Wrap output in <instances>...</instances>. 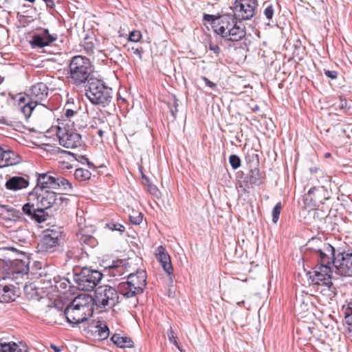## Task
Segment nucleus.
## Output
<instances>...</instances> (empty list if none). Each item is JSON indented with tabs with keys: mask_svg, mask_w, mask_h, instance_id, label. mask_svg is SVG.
<instances>
[{
	"mask_svg": "<svg viewBox=\"0 0 352 352\" xmlns=\"http://www.w3.org/2000/svg\"><path fill=\"white\" fill-rule=\"evenodd\" d=\"M69 199L53 190L34 188L28 194V202L23 205L22 210L30 219L36 223L46 221L48 214L45 210L53 206H66Z\"/></svg>",
	"mask_w": 352,
	"mask_h": 352,
	"instance_id": "nucleus-1",
	"label": "nucleus"
},
{
	"mask_svg": "<svg viewBox=\"0 0 352 352\" xmlns=\"http://www.w3.org/2000/svg\"><path fill=\"white\" fill-rule=\"evenodd\" d=\"M204 20L211 25L217 34L227 41L236 42L245 36V27L239 25L237 19L231 14L219 16L205 14Z\"/></svg>",
	"mask_w": 352,
	"mask_h": 352,
	"instance_id": "nucleus-2",
	"label": "nucleus"
},
{
	"mask_svg": "<svg viewBox=\"0 0 352 352\" xmlns=\"http://www.w3.org/2000/svg\"><path fill=\"white\" fill-rule=\"evenodd\" d=\"M93 314V297L89 294L76 296L64 311L67 322L74 327L86 321Z\"/></svg>",
	"mask_w": 352,
	"mask_h": 352,
	"instance_id": "nucleus-3",
	"label": "nucleus"
},
{
	"mask_svg": "<svg viewBox=\"0 0 352 352\" xmlns=\"http://www.w3.org/2000/svg\"><path fill=\"white\" fill-rule=\"evenodd\" d=\"M146 273L144 270H138L126 276V280L119 284L118 289L122 298H132L135 307L138 302L137 296L144 292L146 286Z\"/></svg>",
	"mask_w": 352,
	"mask_h": 352,
	"instance_id": "nucleus-4",
	"label": "nucleus"
},
{
	"mask_svg": "<svg viewBox=\"0 0 352 352\" xmlns=\"http://www.w3.org/2000/svg\"><path fill=\"white\" fill-rule=\"evenodd\" d=\"M92 72L89 59L85 56L78 55L72 58L69 65V78L70 82L76 86L84 85L94 80L91 78Z\"/></svg>",
	"mask_w": 352,
	"mask_h": 352,
	"instance_id": "nucleus-5",
	"label": "nucleus"
},
{
	"mask_svg": "<svg viewBox=\"0 0 352 352\" xmlns=\"http://www.w3.org/2000/svg\"><path fill=\"white\" fill-rule=\"evenodd\" d=\"M86 96L93 104L103 108L109 107L111 104L115 107V104L113 103L112 89L100 80L95 78L89 81Z\"/></svg>",
	"mask_w": 352,
	"mask_h": 352,
	"instance_id": "nucleus-6",
	"label": "nucleus"
},
{
	"mask_svg": "<svg viewBox=\"0 0 352 352\" xmlns=\"http://www.w3.org/2000/svg\"><path fill=\"white\" fill-rule=\"evenodd\" d=\"M57 126L56 135L59 144L67 148H74L81 146V135L76 132L74 123H60Z\"/></svg>",
	"mask_w": 352,
	"mask_h": 352,
	"instance_id": "nucleus-7",
	"label": "nucleus"
},
{
	"mask_svg": "<svg viewBox=\"0 0 352 352\" xmlns=\"http://www.w3.org/2000/svg\"><path fill=\"white\" fill-rule=\"evenodd\" d=\"M331 274V267L326 265H317L313 272H309L307 274L313 284L323 285L327 287L328 292L327 294L330 298L336 295V288L332 283Z\"/></svg>",
	"mask_w": 352,
	"mask_h": 352,
	"instance_id": "nucleus-8",
	"label": "nucleus"
},
{
	"mask_svg": "<svg viewBox=\"0 0 352 352\" xmlns=\"http://www.w3.org/2000/svg\"><path fill=\"white\" fill-rule=\"evenodd\" d=\"M34 188L42 189L44 190H52V189L60 188L66 192L72 191V184L67 179L63 177H55L52 173L38 174L37 184Z\"/></svg>",
	"mask_w": 352,
	"mask_h": 352,
	"instance_id": "nucleus-9",
	"label": "nucleus"
},
{
	"mask_svg": "<svg viewBox=\"0 0 352 352\" xmlns=\"http://www.w3.org/2000/svg\"><path fill=\"white\" fill-rule=\"evenodd\" d=\"M102 278L100 272L85 267L79 273L75 274L74 280L78 289L90 292L96 288Z\"/></svg>",
	"mask_w": 352,
	"mask_h": 352,
	"instance_id": "nucleus-10",
	"label": "nucleus"
},
{
	"mask_svg": "<svg viewBox=\"0 0 352 352\" xmlns=\"http://www.w3.org/2000/svg\"><path fill=\"white\" fill-rule=\"evenodd\" d=\"M63 228L58 226H52L45 230L40 242L38 244L40 252H53L63 239Z\"/></svg>",
	"mask_w": 352,
	"mask_h": 352,
	"instance_id": "nucleus-11",
	"label": "nucleus"
},
{
	"mask_svg": "<svg viewBox=\"0 0 352 352\" xmlns=\"http://www.w3.org/2000/svg\"><path fill=\"white\" fill-rule=\"evenodd\" d=\"M118 292L109 285L100 286L95 290L93 304L95 303L99 307H113L119 302Z\"/></svg>",
	"mask_w": 352,
	"mask_h": 352,
	"instance_id": "nucleus-12",
	"label": "nucleus"
},
{
	"mask_svg": "<svg viewBox=\"0 0 352 352\" xmlns=\"http://www.w3.org/2000/svg\"><path fill=\"white\" fill-rule=\"evenodd\" d=\"M257 6V0H236L233 16L239 21L250 20L254 15Z\"/></svg>",
	"mask_w": 352,
	"mask_h": 352,
	"instance_id": "nucleus-13",
	"label": "nucleus"
},
{
	"mask_svg": "<svg viewBox=\"0 0 352 352\" xmlns=\"http://www.w3.org/2000/svg\"><path fill=\"white\" fill-rule=\"evenodd\" d=\"M336 273L341 276H352V251L337 252V258L334 261Z\"/></svg>",
	"mask_w": 352,
	"mask_h": 352,
	"instance_id": "nucleus-14",
	"label": "nucleus"
},
{
	"mask_svg": "<svg viewBox=\"0 0 352 352\" xmlns=\"http://www.w3.org/2000/svg\"><path fill=\"white\" fill-rule=\"evenodd\" d=\"M318 258V265H326L334 267V261L337 258V252L335 248L329 243H325L322 245L320 249H317V252L315 254Z\"/></svg>",
	"mask_w": 352,
	"mask_h": 352,
	"instance_id": "nucleus-15",
	"label": "nucleus"
},
{
	"mask_svg": "<svg viewBox=\"0 0 352 352\" xmlns=\"http://www.w3.org/2000/svg\"><path fill=\"white\" fill-rule=\"evenodd\" d=\"M49 89L47 85L40 82L32 85L27 91V96L29 99L33 101L36 104H42V102L45 100L48 96Z\"/></svg>",
	"mask_w": 352,
	"mask_h": 352,
	"instance_id": "nucleus-16",
	"label": "nucleus"
},
{
	"mask_svg": "<svg viewBox=\"0 0 352 352\" xmlns=\"http://www.w3.org/2000/svg\"><path fill=\"white\" fill-rule=\"evenodd\" d=\"M57 38V34H51L48 29H43L41 32L32 36L30 44L32 47L43 48L49 46L52 43L56 41Z\"/></svg>",
	"mask_w": 352,
	"mask_h": 352,
	"instance_id": "nucleus-17",
	"label": "nucleus"
},
{
	"mask_svg": "<svg viewBox=\"0 0 352 352\" xmlns=\"http://www.w3.org/2000/svg\"><path fill=\"white\" fill-rule=\"evenodd\" d=\"M30 261L28 258L25 259H14L10 261L9 274L12 278H18L27 275L30 271Z\"/></svg>",
	"mask_w": 352,
	"mask_h": 352,
	"instance_id": "nucleus-18",
	"label": "nucleus"
},
{
	"mask_svg": "<svg viewBox=\"0 0 352 352\" xmlns=\"http://www.w3.org/2000/svg\"><path fill=\"white\" fill-rule=\"evenodd\" d=\"M155 254L164 272L168 275H171L173 274V269L171 264L170 257L166 249L162 245H160L156 250Z\"/></svg>",
	"mask_w": 352,
	"mask_h": 352,
	"instance_id": "nucleus-19",
	"label": "nucleus"
},
{
	"mask_svg": "<svg viewBox=\"0 0 352 352\" xmlns=\"http://www.w3.org/2000/svg\"><path fill=\"white\" fill-rule=\"evenodd\" d=\"M18 296V289L14 285L0 284V302H10L14 301Z\"/></svg>",
	"mask_w": 352,
	"mask_h": 352,
	"instance_id": "nucleus-20",
	"label": "nucleus"
},
{
	"mask_svg": "<svg viewBox=\"0 0 352 352\" xmlns=\"http://www.w3.org/2000/svg\"><path fill=\"white\" fill-rule=\"evenodd\" d=\"M29 182L23 177L14 176L6 182L7 189L17 191L28 186Z\"/></svg>",
	"mask_w": 352,
	"mask_h": 352,
	"instance_id": "nucleus-21",
	"label": "nucleus"
},
{
	"mask_svg": "<svg viewBox=\"0 0 352 352\" xmlns=\"http://www.w3.org/2000/svg\"><path fill=\"white\" fill-rule=\"evenodd\" d=\"M20 162V157L14 151L10 150L4 151L2 155V162L0 168L15 165Z\"/></svg>",
	"mask_w": 352,
	"mask_h": 352,
	"instance_id": "nucleus-22",
	"label": "nucleus"
},
{
	"mask_svg": "<svg viewBox=\"0 0 352 352\" xmlns=\"http://www.w3.org/2000/svg\"><path fill=\"white\" fill-rule=\"evenodd\" d=\"M325 193H327V191L323 186L319 187H313L311 188L307 194L305 195V200L310 199L311 202H314V204L316 203H323L322 200H320V198L321 195H324Z\"/></svg>",
	"mask_w": 352,
	"mask_h": 352,
	"instance_id": "nucleus-23",
	"label": "nucleus"
},
{
	"mask_svg": "<svg viewBox=\"0 0 352 352\" xmlns=\"http://www.w3.org/2000/svg\"><path fill=\"white\" fill-rule=\"evenodd\" d=\"M65 261L69 262L73 260L78 261L85 256H87V253L83 250V248L71 247L65 254Z\"/></svg>",
	"mask_w": 352,
	"mask_h": 352,
	"instance_id": "nucleus-24",
	"label": "nucleus"
},
{
	"mask_svg": "<svg viewBox=\"0 0 352 352\" xmlns=\"http://www.w3.org/2000/svg\"><path fill=\"white\" fill-rule=\"evenodd\" d=\"M126 264L125 260L113 261L112 264L108 267L110 274L113 277L123 275Z\"/></svg>",
	"mask_w": 352,
	"mask_h": 352,
	"instance_id": "nucleus-25",
	"label": "nucleus"
},
{
	"mask_svg": "<svg viewBox=\"0 0 352 352\" xmlns=\"http://www.w3.org/2000/svg\"><path fill=\"white\" fill-rule=\"evenodd\" d=\"M250 184L260 186L263 184V175L258 168L252 169L246 177Z\"/></svg>",
	"mask_w": 352,
	"mask_h": 352,
	"instance_id": "nucleus-26",
	"label": "nucleus"
},
{
	"mask_svg": "<svg viewBox=\"0 0 352 352\" xmlns=\"http://www.w3.org/2000/svg\"><path fill=\"white\" fill-rule=\"evenodd\" d=\"M77 240L82 245H87L91 248L95 247L98 242L96 239L90 234H86L82 230L80 231L76 234Z\"/></svg>",
	"mask_w": 352,
	"mask_h": 352,
	"instance_id": "nucleus-27",
	"label": "nucleus"
},
{
	"mask_svg": "<svg viewBox=\"0 0 352 352\" xmlns=\"http://www.w3.org/2000/svg\"><path fill=\"white\" fill-rule=\"evenodd\" d=\"M111 340L115 344L120 348H130L133 346V342L131 340L130 338L126 336H121L119 334H114L111 337Z\"/></svg>",
	"mask_w": 352,
	"mask_h": 352,
	"instance_id": "nucleus-28",
	"label": "nucleus"
},
{
	"mask_svg": "<svg viewBox=\"0 0 352 352\" xmlns=\"http://www.w3.org/2000/svg\"><path fill=\"white\" fill-rule=\"evenodd\" d=\"M95 328V332L98 333L99 339L104 340L108 338L109 335V329L104 322L100 320L97 321Z\"/></svg>",
	"mask_w": 352,
	"mask_h": 352,
	"instance_id": "nucleus-29",
	"label": "nucleus"
},
{
	"mask_svg": "<svg viewBox=\"0 0 352 352\" xmlns=\"http://www.w3.org/2000/svg\"><path fill=\"white\" fill-rule=\"evenodd\" d=\"M327 132L330 133L332 138L335 139L337 138V136H343L346 133V131L342 124H336L331 128H329L327 130Z\"/></svg>",
	"mask_w": 352,
	"mask_h": 352,
	"instance_id": "nucleus-30",
	"label": "nucleus"
},
{
	"mask_svg": "<svg viewBox=\"0 0 352 352\" xmlns=\"http://www.w3.org/2000/svg\"><path fill=\"white\" fill-rule=\"evenodd\" d=\"M37 105L38 104H36L33 101L29 100V102H27L20 107L21 113L24 115L25 118L28 119L30 117L33 110Z\"/></svg>",
	"mask_w": 352,
	"mask_h": 352,
	"instance_id": "nucleus-31",
	"label": "nucleus"
},
{
	"mask_svg": "<svg viewBox=\"0 0 352 352\" xmlns=\"http://www.w3.org/2000/svg\"><path fill=\"white\" fill-rule=\"evenodd\" d=\"M320 239L311 238L307 243V249L309 250L314 254L317 252V249H320L322 245H324Z\"/></svg>",
	"mask_w": 352,
	"mask_h": 352,
	"instance_id": "nucleus-32",
	"label": "nucleus"
},
{
	"mask_svg": "<svg viewBox=\"0 0 352 352\" xmlns=\"http://www.w3.org/2000/svg\"><path fill=\"white\" fill-rule=\"evenodd\" d=\"M0 352H23V350L14 342H4L0 343Z\"/></svg>",
	"mask_w": 352,
	"mask_h": 352,
	"instance_id": "nucleus-33",
	"label": "nucleus"
},
{
	"mask_svg": "<svg viewBox=\"0 0 352 352\" xmlns=\"http://www.w3.org/2000/svg\"><path fill=\"white\" fill-rule=\"evenodd\" d=\"M91 175L89 170L82 168H76L74 172L75 179L79 181L87 180L91 177Z\"/></svg>",
	"mask_w": 352,
	"mask_h": 352,
	"instance_id": "nucleus-34",
	"label": "nucleus"
},
{
	"mask_svg": "<svg viewBox=\"0 0 352 352\" xmlns=\"http://www.w3.org/2000/svg\"><path fill=\"white\" fill-rule=\"evenodd\" d=\"M342 310L347 322H352V297L342 306Z\"/></svg>",
	"mask_w": 352,
	"mask_h": 352,
	"instance_id": "nucleus-35",
	"label": "nucleus"
},
{
	"mask_svg": "<svg viewBox=\"0 0 352 352\" xmlns=\"http://www.w3.org/2000/svg\"><path fill=\"white\" fill-rule=\"evenodd\" d=\"M264 10H263V14L266 17L267 19L269 21L272 19L274 14V8L273 4L270 3L268 2H265L263 6Z\"/></svg>",
	"mask_w": 352,
	"mask_h": 352,
	"instance_id": "nucleus-36",
	"label": "nucleus"
},
{
	"mask_svg": "<svg viewBox=\"0 0 352 352\" xmlns=\"http://www.w3.org/2000/svg\"><path fill=\"white\" fill-rule=\"evenodd\" d=\"M129 219L131 223L140 225L142 222L143 215L138 211L133 210L129 214Z\"/></svg>",
	"mask_w": 352,
	"mask_h": 352,
	"instance_id": "nucleus-37",
	"label": "nucleus"
},
{
	"mask_svg": "<svg viewBox=\"0 0 352 352\" xmlns=\"http://www.w3.org/2000/svg\"><path fill=\"white\" fill-rule=\"evenodd\" d=\"M167 337L170 343H173L179 350L180 349L178 338L172 327L167 331Z\"/></svg>",
	"mask_w": 352,
	"mask_h": 352,
	"instance_id": "nucleus-38",
	"label": "nucleus"
},
{
	"mask_svg": "<svg viewBox=\"0 0 352 352\" xmlns=\"http://www.w3.org/2000/svg\"><path fill=\"white\" fill-rule=\"evenodd\" d=\"M142 178H144L146 179V182L148 183L147 188H148V190L150 192V194H151L152 195H153L154 197H155L157 198H159L160 197L161 193H160V190H158L157 187L154 184L148 183L149 181H148V178H146L145 177V175L143 174H142Z\"/></svg>",
	"mask_w": 352,
	"mask_h": 352,
	"instance_id": "nucleus-39",
	"label": "nucleus"
},
{
	"mask_svg": "<svg viewBox=\"0 0 352 352\" xmlns=\"http://www.w3.org/2000/svg\"><path fill=\"white\" fill-rule=\"evenodd\" d=\"M281 208L282 206L280 202H278L274 207L272 212L273 223H276L278 221Z\"/></svg>",
	"mask_w": 352,
	"mask_h": 352,
	"instance_id": "nucleus-40",
	"label": "nucleus"
},
{
	"mask_svg": "<svg viewBox=\"0 0 352 352\" xmlns=\"http://www.w3.org/2000/svg\"><path fill=\"white\" fill-rule=\"evenodd\" d=\"M229 162L234 170L237 169L241 166V159L236 155H231L229 157Z\"/></svg>",
	"mask_w": 352,
	"mask_h": 352,
	"instance_id": "nucleus-41",
	"label": "nucleus"
},
{
	"mask_svg": "<svg viewBox=\"0 0 352 352\" xmlns=\"http://www.w3.org/2000/svg\"><path fill=\"white\" fill-rule=\"evenodd\" d=\"M107 227L112 231H118L120 233L124 232L125 230L124 227L122 224L116 222H110L107 224Z\"/></svg>",
	"mask_w": 352,
	"mask_h": 352,
	"instance_id": "nucleus-42",
	"label": "nucleus"
},
{
	"mask_svg": "<svg viewBox=\"0 0 352 352\" xmlns=\"http://www.w3.org/2000/svg\"><path fill=\"white\" fill-rule=\"evenodd\" d=\"M335 105H336V107L339 109L343 110V111H345V110L349 109V107H348L347 100L342 97H340L338 101L335 104Z\"/></svg>",
	"mask_w": 352,
	"mask_h": 352,
	"instance_id": "nucleus-43",
	"label": "nucleus"
},
{
	"mask_svg": "<svg viewBox=\"0 0 352 352\" xmlns=\"http://www.w3.org/2000/svg\"><path fill=\"white\" fill-rule=\"evenodd\" d=\"M76 113H77L76 111H74L72 109H67L65 112V119L63 120L62 123L69 122L70 124L74 123V122L71 121L70 118L73 117L74 116V114H76Z\"/></svg>",
	"mask_w": 352,
	"mask_h": 352,
	"instance_id": "nucleus-44",
	"label": "nucleus"
},
{
	"mask_svg": "<svg viewBox=\"0 0 352 352\" xmlns=\"http://www.w3.org/2000/svg\"><path fill=\"white\" fill-rule=\"evenodd\" d=\"M142 37V34L139 31H132L129 37V40L131 42L137 43L138 42Z\"/></svg>",
	"mask_w": 352,
	"mask_h": 352,
	"instance_id": "nucleus-45",
	"label": "nucleus"
},
{
	"mask_svg": "<svg viewBox=\"0 0 352 352\" xmlns=\"http://www.w3.org/2000/svg\"><path fill=\"white\" fill-rule=\"evenodd\" d=\"M208 49L212 52L216 56H218L221 53V49L219 45L212 42L208 43Z\"/></svg>",
	"mask_w": 352,
	"mask_h": 352,
	"instance_id": "nucleus-46",
	"label": "nucleus"
},
{
	"mask_svg": "<svg viewBox=\"0 0 352 352\" xmlns=\"http://www.w3.org/2000/svg\"><path fill=\"white\" fill-rule=\"evenodd\" d=\"M78 162L81 164H87L89 168L94 167V164L89 161L88 158L85 155H78V158L77 159Z\"/></svg>",
	"mask_w": 352,
	"mask_h": 352,
	"instance_id": "nucleus-47",
	"label": "nucleus"
},
{
	"mask_svg": "<svg viewBox=\"0 0 352 352\" xmlns=\"http://www.w3.org/2000/svg\"><path fill=\"white\" fill-rule=\"evenodd\" d=\"M29 96H27V91L25 93V95H21L18 99V103H19V106H20V107L24 104L25 103H26L27 102H29Z\"/></svg>",
	"mask_w": 352,
	"mask_h": 352,
	"instance_id": "nucleus-48",
	"label": "nucleus"
},
{
	"mask_svg": "<svg viewBox=\"0 0 352 352\" xmlns=\"http://www.w3.org/2000/svg\"><path fill=\"white\" fill-rule=\"evenodd\" d=\"M324 72L325 76L331 79H336L338 77V72L336 71L324 69Z\"/></svg>",
	"mask_w": 352,
	"mask_h": 352,
	"instance_id": "nucleus-49",
	"label": "nucleus"
},
{
	"mask_svg": "<svg viewBox=\"0 0 352 352\" xmlns=\"http://www.w3.org/2000/svg\"><path fill=\"white\" fill-rule=\"evenodd\" d=\"M173 106H174V109H170V113L172 114V116L175 118L176 117V114L178 111V109H177V107H178V100L176 99V98H174V100H173Z\"/></svg>",
	"mask_w": 352,
	"mask_h": 352,
	"instance_id": "nucleus-50",
	"label": "nucleus"
},
{
	"mask_svg": "<svg viewBox=\"0 0 352 352\" xmlns=\"http://www.w3.org/2000/svg\"><path fill=\"white\" fill-rule=\"evenodd\" d=\"M201 79L205 82L206 86L210 87L211 89H214L216 87V84L210 81L208 78L205 76H201Z\"/></svg>",
	"mask_w": 352,
	"mask_h": 352,
	"instance_id": "nucleus-51",
	"label": "nucleus"
},
{
	"mask_svg": "<svg viewBox=\"0 0 352 352\" xmlns=\"http://www.w3.org/2000/svg\"><path fill=\"white\" fill-rule=\"evenodd\" d=\"M94 45L92 42H87V41L85 42L84 47H85V50L87 52H92V50L94 49Z\"/></svg>",
	"mask_w": 352,
	"mask_h": 352,
	"instance_id": "nucleus-52",
	"label": "nucleus"
},
{
	"mask_svg": "<svg viewBox=\"0 0 352 352\" xmlns=\"http://www.w3.org/2000/svg\"><path fill=\"white\" fill-rule=\"evenodd\" d=\"M311 173H322V170L318 167H311L309 168Z\"/></svg>",
	"mask_w": 352,
	"mask_h": 352,
	"instance_id": "nucleus-53",
	"label": "nucleus"
},
{
	"mask_svg": "<svg viewBox=\"0 0 352 352\" xmlns=\"http://www.w3.org/2000/svg\"><path fill=\"white\" fill-rule=\"evenodd\" d=\"M42 264L40 262H34V266L32 267V270L35 267L37 270H41Z\"/></svg>",
	"mask_w": 352,
	"mask_h": 352,
	"instance_id": "nucleus-54",
	"label": "nucleus"
},
{
	"mask_svg": "<svg viewBox=\"0 0 352 352\" xmlns=\"http://www.w3.org/2000/svg\"><path fill=\"white\" fill-rule=\"evenodd\" d=\"M51 347H52V349H53V350L55 352H60V349L58 346H56V345L52 344Z\"/></svg>",
	"mask_w": 352,
	"mask_h": 352,
	"instance_id": "nucleus-55",
	"label": "nucleus"
},
{
	"mask_svg": "<svg viewBox=\"0 0 352 352\" xmlns=\"http://www.w3.org/2000/svg\"><path fill=\"white\" fill-rule=\"evenodd\" d=\"M97 133L100 138H102L104 135V131L102 129H99Z\"/></svg>",
	"mask_w": 352,
	"mask_h": 352,
	"instance_id": "nucleus-56",
	"label": "nucleus"
},
{
	"mask_svg": "<svg viewBox=\"0 0 352 352\" xmlns=\"http://www.w3.org/2000/svg\"><path fill=\"white\" fill-rule=\"evenodd\" d=\"M325 157H329L331 156V153H327L325 155H324Z\"/></svg>",
	"mask_w": 352,
	"mask_h": 352,
	"instance_id": "nucleus-57",
	"label": "nucleus"
},
{
	"mask_svg": "<svg viewBox=\"0 0 352 352\" xmlns=\"http://www.w3.org/2000/svg\"><path fill=\"white\" fill-rule=\"evenodd\" d=\"M243 303H244V301H243V300H242V301H241V302H237V305H241V304H243Z\"/></svg>",
	"mask_w": 352,
	"mask_h": 352,
	"instance_id": "nucleus-58",
	"label": "nucleus"
},
{
	"mask_svg": "<svg viewBox=\"0 0 352 352\" xmlns=\"http://www.w3.org/2000/svg\"><path fill=\"white\" fill-rule=\"evenodd\" d=\"M351 132H352V129H351Z\"/></svg>",
	"mask_w": 352,
	"mask_h": 352,
	"instance_id": "nucleus-59",
	"label": "nucleus"
}]
</instances>
